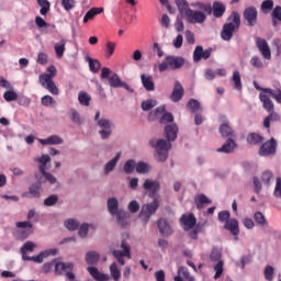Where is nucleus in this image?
<instances>
[{"mask_svg":"<svg viewBox=\"0 0 281 281\" xmlns=\"http://www.w3.org/2000/svg\"><path fill=\"white\" fill-rule=\"evenodd\" d=\"M179 135V126L176 123H171L165 126V137L166 139L154 138L149 140V144L153 148H156V159L157 161H167L168 151L172 148L171 142L177 139Z\"/></svg>","mask_w":281,"mask_h":281,"instance_id":"nucleus-1","label":"nucleus"},{"mask_svg":"<svg viewBox=\"0 0 281 281\" xmlns=\"http://www.w3.org/2000/svg\"><path fill=\"white\" fill-rule=\"evenodd\" d=\"M191 7L196 8L198 10H192L189 8L183 14L186 15L188 23L193 25H201V23H205L207 14H212V5L210 4H205L203 2H193L191 3Z\"/></svg>","mask_w":281,"mask_h":281,"instance_id":"nucleus-2","label":"nucleus"},{"mask_svg":"<svg viewBox=\"0 0 281 281\" xmlns=\"http://www.w3.org/2000/svg\"><path fill=\"white\" fill-rule=\"evenodd\" d=\"M180 225L192 240H199V234H201L203 227H205L204 224H196V217L192 213L183 214L180 218Z\"/></svg>","mask_w":281,"mask_h":281,"instance_id":"nucleus-3","label":"nucleus"},{"mask_svg":"<svg viewBox=\"0 0 281 281\" xmlns=\"http://www.w3.org/2000/svg\"><path fill=\"white\" fill-rule=\"evenodd\" d=\"M47 71L48 74L45 72L40 75L38 82L48 93H52V95H58L60 91L58 90L56 82H54V78H56V67L49 66Z\"/></svg>","mask_w":281,"mask_h":281,"instance_id":"nucleus-4","label":"nucleus"},{"mask_svg":"<svg viewBox=\"0 0 281 281\" xmlns=\"http://www.w3.org/2000/svg\"><path fill=\"white\" fill-rule=\"evenodd\" d=\"M240 27V14L233 12L227 19V22L223 25L221 37L223 41H232L235 32H238Z\"/></svg>","mask_w":281,"mask_h":281,"instance_id":"nucleus-5","label":"nucleus"},{"mask_svg":"<svg viewBox=\"0 0 281 281\" xmlns=\"http://www.w3.org/2000/svg\"><path fill=\"white\" fill-rule=\"evenodd\" d=\"M271 98H273L278 104H281V89H263V92L259 93V100L262 102L265 111L269 112L276 110Z\"/></svg>","mask_w":281,"mask_h":281,"instance_id":"nucleus-6","label":"nucleus"},{"mask_svg":"<svg viewBox=\"0 0 281 281\" xmlns=\"http://www.w3.org/2000/svg\"><path fill=\"white\" fill-rule=\"evenodd\" d=\"M101 79L102 80H108V83L110 85V87L112 89H125L126 91H128L130 93H133V88H131V86H128V83L124 82L120 76L115 72H113L111 75V69L103 67L101 69Z\"/></svg>","mask_w":281,"mask_h":281,"instance_id":"nucleus-7","label":"nucleus"},{"mask_svg":"<svg viewBox=\"0 0 281 281\" xmlns=\"http://www.w3.org/2000/svg\"><path fill=\"white\" fill-rule=\"evenodd\" d=\"M94 122L99 128L98 133L101 137V139H109V137H111V135H113V131L115 128V124L104 117V116H100V111H97L94 114Z\"/></svg>","mask_w":281,"mask_h":281,"instance_id":"nucleus-8","label":"nucleus"},{"mask_svg":"<svg viewBox=\"0 0 281 281\" xmlns=\"http://www.w3.org/2000/svg\"><path fill=\"white\" fill-rule=\"evenodd\" d=\"M159 205H161L159 198H153V201L142 205L140 211L138 213V218L144 225H148L150 218L155 216V214H157Z\"/></svg>","mask_w":281,"mask_h":281,"instance_id":"nucleus-9","label":"nucleus"},{"mask_svg":"<svg viewBox=\"0 0 281 281\" xmlns=\"http://www.w3.org/2000/svg\"><path fill=\"white\" fill-rule=\"evenodd\" d=\"M106 205L109 214H111V216L115 218L120 225H124L126 223L127 213L123 209H120V201H117V198H109Z\"/></svg>","mask_w":281,"mask_h":281,"instance_id":"nucleus-10","label":"nucleus"},{"mask_svg":"<svg viewBox=\"0 0 281 281\" xmlns=\"http://www.w3.org/2000/svg\"><path fill=\"white\" fill-rule=\"evenodd\" d=\"M183 65H186V59L183 57L169 55L162 63L158 65V70L160 74H164V71H167V69L177 71V69H181Z\"/></svg>","mask_w":281,"mask_h":281,"instance_id":"nucleus-11","label":"nucleus"},{"mask_svg":"<svg viewBox=\"0 0 281 281\" xmlns=\"http://www.w3.org/2000/svg\"><path fill=\"white\" fill-rule=\"evenodd\" d=\"M148 120L149 122L159 120V124H170L175 122V116H172V113L166 112V105H160L148 114Z\"/></svg>","mask_w":281,"mask_h":281,"instance_id":"nucleus-12","label":"nucleus"},{"mask_svg":"<svg viewBox=\"0 0 281 281\" xmlns=\"http://www.w3.org/2000/svg\"><path fill=\"white\" fill-rule=\"evenodd\" d=\"M55 276H63L65 273L68 280H76V273H74V262H63L58 259H53Z\"/></svg>","mask_w":281,"mask_h":281,"instance_id":"nucleus-13","label":"nucleus"},{"mask_svg":"<svg viewBox=\"0 0 281 281\" xmlns=\"http://www.w3.org/2000/svg\"><path fill=\"white\" fill-rule=\"evenodd\" d=\"M16 229L14 231V236L19 240H25L32 234V223L30 221L26 222H18L15 224Z\"/></svg>","mask_w":281,"mask_h":281,"instance_id":"nucleus-14","label":"nucleus"},{"mask_svg":"<svg viewBox=\"0 0 281 281\" xmlns=\"http://www.w3.org/2000/svg\"><path fill=\"white\" fill-rule=\"evenodd\" d=\"M278 150V140L276 138H270L266 143L261 144L259 148L260 157H273Z\"/></svg>","mask_w":281,"mask_h":281,"instance_id":"nucleus-15","label":"nucleus"},{"mask_svg":"<svg viewBox=\"0 0 281 281\" xmlns=\"http://www.w3.org/2000/svg\"><path fill=\"white\" fill-rule=\"evenodd\" d=\"M37 183H33L29 187V191L22 193L23 199H41V184L44 182L43 178H40L38 173L35 175Z\"/></svg>","mask_w":281,"mask_h":281,"instance_id":"nucleus-16","label":"nucleus"},{"mask_svg":"<svg viewBox=\"0 0 281 281\" xmlns=\"http://www.w3.org/2000/svg\"><path fill=\"white\" fill-rule=\"evenodd\" d=\"M143 189L145 190V192H148V195L151 199H157L155 194H157V192L161 190V182L157 179L147 178L143 183Z\"/></svg>","mask_w":281,"mask_h":281,"instance_id":"nucleus-17","label":"nucleus"},{"mask_svg":"<svg viewBox=\"0 0 281 281\" xmlns=\"http://www.w3.org/2000/svg\"><path fill=\"white\" fill-rule=\"evenodd\" d=\"M121 248L122 250H113L112 254L114 256V258L116 259V262H119V265L121 267H124V265H126V260H124V258H127V260H131L132 256H131V247L127 246L126 241H123L121 244Z\"/></svg>","mask_w":281,"mask_h":281,"instance_id":"nucleus-18","label":"nucleus"},{"mask_svg":"<svg viewBox=\"0 0 281 281\" xmlns=\"http://www.w3.org/2000/svg\"><path fill=\"white\" fill-rule=\"evenodd\" d=\"M244 19L249 27H254L258 23V9L248 7L244 10Z\"/></svg>","mask_w":281,"mask_h":281,"instance_id":"nucleus-19","label":"nucleus"},{"mask_svg":"<svg viewBox=\"0 0 281 281\" xmlns=\"http://www.w3.org/2000/svg\"><path fill=\"white\" fill-rule=\"evenodd\" d=\"M256 45L265 60H271V48L269 47V43L267 40L262 37H256Z\"/></svg>","mask_w":281,"mask_h":281,"instance_id":"nucleus-20","label":"nucleus"},{"mask_svg":"<svg viewBox=\"0 0 281 281\" xmlns=\"http://www.w3.org/2000/svg\"><path fill=\"white\" fill-rule=\"evenodd\" d=\"M220 134L222 137H228V139H234V130L229 126V120L227 117H222V124L220 125Z\"/></svg>","mask_w":281,"mask_h":281,"instance_id":"nucleus-21","label":"nucleus"},{"mask_svg":"<svg viewBox=\"0 0 281 281\" xmlns=\"http://www.w3.org/2000/svg\"><path fill=\"white\" fill-rule=\"evenodd\" d=\"M224 229H227L233 236H235V240H238V234H240V227L238 225V220L232 217L226 221L224 224Z\"/></svg>","mask_w":281,"mask_h":281,"instance_id":"nucleus-22","label":"nucleus"},{"mask_svg":"<svg viewBox=\"0 0 281 281\" xmlns=\"http://www.w3.org/2000/svg\"><path fill=\"white\" fill-rule=\"evenodd\" d=\"M36 139L37 142H40V144H42V146H60L65 144V140L63 139V137L58 135H50L47 138H36Z\"/></svg>","mask_w":281,"mask_h":281,"instance_id":"nucleus-23","label":"nucleus"},{"mask_svg":"<svg viewBox=\"0 0 281 281\" xmlns=\"http://www.w3.org/2000/svg\"><path fill=\"white\" fill-rule=\"evenodd\" d=\"M87 271L90 273L91 278L95 281H109L111 280V276L104 272H100L95 267H88Z\"/></svg>","mask_w":281,"mask_h":281,"instance_id":"nucleus-24","label":"nucleus"},{"mask_svg":"<svg viewBox=\"0 0 281 281\" xmlns=\"http://www.w3.org/2000/svg\"><path fill=\"white\" fill-rule=\"evenodd\" d=\"M157 225L161 236H172V227L170 226L168 221H166L165 218H159L157 221Z\"/></svg>","mask_w":281,"mask_h":281,"instance_id":"nucleus-25","label":"nucleus"},{"mask_svg":"<svg viewBox=\"0 0 281 281\" xmlns=\"http://www.w3.org/2000/svg\"><path fill=\"white\" fill-rule=\"evenodd\" d=\"M35 249H36V244L34 241L29 240V241L24 243L20 249L22 260L27 261V259L30 258V256H27V254H32V251H34Z\"/></svg>","mask_w":281,"mask_h":281,"instance_id":"nucleus-26","label":"nucleus"},{"mask_svg":"<svg viewBox=\"0 0 281 281\" xmlns=\"http://www.w3.org/2000/svg\"><path fill=\"white\" fill-rule=\"evenodd\" d=\"M120 157H122V153H117L114 158H112L104 165L103 167L104 175H111V172L115 170V166H117V161H120Z\"/></svg>","mask_w":281,"mask_h":281,"instance_id":"nucleus-27","label":"nucleus"},{"mask_svg":"<svg viewBox=\"0 0 281 281\" xmlns=\"http://www.w3.org/2000/svg\"><path fill=\"white\" fill-rule=\"evenodd\" d=\"M183 98V86H181V82L176 81L175 88L171 94L172 102H179Z\"/></svg>","mask_w":281,"mask_h":281,"instance_id":"nucleus-28","label":"nucleus"},{"mask_svg":"<svg viewBox=\"0 0 281 281\" xmlns=\"http://www.w3.org/2000/svg\"><path fill=\"white\" fill-rule=\"evenodd\" d=\"M140 80L146 91H155V81H153V76L143 74L140 76Z\"/></svg>","mask_w":281,"mask_h":281,"instance_id":"nucleus-29","label":"nucleus"},{"mask_svg":"<svg viewBox=\"0 0 281 281\" xmlns=\"http://www.w3.org/2000/svg\"><path fill=\"white\" fill-rule=\"evenodd\" d=\"M35 161L40 164L38 170L40 172H45L47 171V165L52 162V157L49 155L44 154L40 158H36Z\"/></svg>","mask_w":281,"mask_h":281,"instance_id":"nucleus-30","label":"nucleus"},{"mask_svg":"<svg viewBox=\"0 0 281 281\" xmlns=\"http://www.w3.org/2000/svg\"><path fill=\"white\" fill-rule=\"evenodd\" d=\"M270 113L265 120H263V126L265 128L271 127V122H280V114L276 113V111H268Z\"/></svg>","mask_w":281,"mask_h":281,"instance_id":"nucleus-31","label":"nucleus"},{"mask_svg":"<svg viewBox=\"0 0 281 281\" xmlns=\"http://www.w3.org/2000/svg\"><path fill=\"white\" fill-rule=\"evenodd\" d=\"M104 8H92L83 16V23H89V21L95 19L97 14H102Z\"/></svg>","mask_w":281,"mask_h":281,"instance_id":"nucleus-32","label":"nucleus"},{"mask_svg":"<svg viewBox=\"0 0 281 281\" xmlns=\"http://www.w3.org/2000/svg\"><path fill=\"white\" fill-rule=\"evenodd\" d=\"M236 148V143L234 142L233 138H228L227 142L217 149V153H234V149Z\"/></svg>","mask_w":281,"mask_h":281,"instance_id":"nucleus-33","label":"nucleus"},{"mask_svg":"<svg viewBox=\"0 0 281 281\" xmlns=\"http://www.w3.org/2000/svg\"><path fill=\"white\" fill-rule=\"evenodd\" d=\"M110 276L114 281H120V279L122 278V270H120L117 262H112L110 265Z\"/></svg>","mask_w":281,"mask_h":281,"instance_id":"nucleus-34","label":"nucleus"},{"mask_svg":"<svg viewBox=\"0 0 281 281\" xmlns=\"http://www.w3.org/2000/svg\"><path fill=\"white\" fill-rule=\"evenodd\" d=\"M100 260V254L95 250H90L86 254V262L87 265H98Z\"/></svg>","mask_w":281,"mask_h":281,"instance_id":"nucleus-35","label":"nucleus"},{"mask_svg":"<svg viewBox=\"0 0 281 281\" xmlns=\"http://www.w3.org/2000/svg\"><path fill=\"white\" fill-rule=\"evenodd\" d=\"M232 82L234 83L233 87L236 91H243V80L240 79V72L238 70L233 72Z\"/></svg>","mask_w":281,"mask_h":281,"instance_id":"nucleus-36","label":"nucleus"},{"mask_svg":"<svg viewBox=\"0 0 281 281\" xmlns=\"http://www.w3.org/2000/svg\"><path fill=\"white\" fill-rule=\"evenodd\" d=\"M223 14H225V4H223L221 2H214L213 3V16H215V19H221V16H223Z\"/></svg>","mask_w":281,"mask_h":281,"instance_id":"nucleus-37","label":"nucleus"},{"mask_svg":"<svg viewBox=\"0 0 281 281\" xmlns=\"http://www.w3.org/2000/svg\"><path fill=\"white\" fill-rule=\"evenodd\" d=\"M64 226L69 232H76L80 227V222L76 218H68L64 222Z\"/></svg>","mask_w":281,"mask_h":281,"instance_id":"nucleus-38","label":"nucleus"},{"mask_svg":"<svg viewBox=\"0 0 281 281\" xmlns=\"http://www.w3.org/2000/svg\"><path fill=\"white\" fill-rule=\"evenodd\" d=\"M86 60L89 65L90 71H92V74H98V71H100V67L102 65L100 64V61L98 59H93L91 57H86Z\"/></svg>","mask_w":281,"mask_h":281,"instance_id":"nucleus-39","label":"nucleus"},{"mask_svg":"<svg viewBox=\"0 0 281 281\" xmlns=\"http://www.w3.org/2000/svg\"><path fill=\"white\" fill-rule=\"evenodd\" d=\"M65 45H67V41L61 38L60 42L55 44V54L57 58H63L65 54Z\"/></svg>","mask_w":281,"mask_h":281,"instance_id":"nucleus-40","label":"nucleus"},{"mask_svg":"<svg viewBox=\"0 0 281 281\" xmlns=\"http://www.w3.org/2000/svg\"><path fill=\"white\" fill-rule=\"evenodd\" d=\"M69 117L74 124H78V126L82 125V116H80V113L76 109L71 108L69 110Z\"/></svg>","mask_w":281,"mask_h":281,"instance_id":"nucleus-41","label":"nucleus"},{"mask_svg":"<svg viewBox=\"0 0 281 281\" xmlns=\"http://www.w3.org/2000/svg\"><path fill=\"white\" fill-rule=\"evenodd\" d=\"M36 1L41 8L40 13L42 14V16H45L47 12H49L52 4L48 2V0H36Z\"/></svg>","mask_w":281,"mask_h":281,"instance_id":"nucleus-42","label":"nucleus"},{"mask_svg":"<svg viewBox=\"0 0 281 281\" xmlns=\"http://www.w3.org/2000/svg\"><path fill=\"white\" fill-rule=\"evenodd\" d=\"M136 172L138 175H148L150 172V166L147 162L139 161L136 164Z\"/></svg>","mask_w":281,"mask_h":281,"instance_id":"nucleus-43","label":"nucleus"},{"mask_svg":"<svg viewBox=\"0 0 281 281\" xmlns=\"http://www.w3.org/2000/svg\"><path fill=\"white\" fill-rule=\"evenodd\" d=\"M136 165L137 162H135V160L133 159L127 160L123 167L125 175H133V172H135L136 170Z\"/></svg>","mask_w":281,"mask_h":281,"instance_id":"nucleus-44","label":"nucleus"},{"mask_svg":"<svg viewBox=\"0 0 281 281\" xmlns=\"http://www.w3.org/2000/svg\"><path fill=\"white\" fill-rule=\"evenodd\" d=\"M254 220L257 223V225H260L261 227H267V225H269V223H267V218L265 217L262 212H256L254 214Z\"/></svg>","mask_w":281,"mask_h":281,"instance_id":"nucleus-45","label":"nucleus"},{"mask_svg":"<svg viewBox=\"0 0 281 281\" xmlns=\"http://www.w3.org/2000/svg\"><path fill=\"white\" fill-rule=\"evenodd\" d=\"M250 65L255 69H262V67H265V63L262 61V58H260V56H258V55H254L250 58Z\"/></svg>","mask_w":281,"mask_h":281,"instance_id":"nucleus-46","label":"nucleus"},{"mask_svg":"<svg viewBox=\"0 0 281 281\" xmlns=\"http://www.w3.org/2000/svg\"><path fill=\"white\" fill-rule=\"evenodd\" d=\"M274 276H276V269L273 268V266H266L263 270L265 280L273 281Z\"/></svg>","mask_w":281,"mask_h":281,"instance_id":"nucleus-47","label":"nucleus"},{"mask_svg":"<svg viewBox=\"0 0 281 281\" xmlns=\"http://www.w3.org/2000/svg\"><path fill=\"white\" fill-rule=\"evenodd\" d=\"M175 1L180 14L183 15L190 9V4H188L187 0H175Z\"/></svg>","mask_w":281,"mask_h":281,"instance_id":"nucleus-48","label":"nucleus"},{"mask_svg":"<svg viewBox=\"0 0 281 281\" xmlns=\"http://www.w3.org/2000/svg\"><path fill=\"white\" fill-rule=\"evenodd\" d=\"M79 103L82 104V106H89L91 102V95L87 92H79L78 94Z\"/></svg>","mask_w":281,"mask_h":281,"instance_id":"nucleus-49","label":"nucleus"},{"mask_svg":"<svg viewBox=\"0 0 281 281\" xmlns=\"http://www.w3.org/2000/svg\"><path fill=\"white\" fill-rule=\"evenodd\" d=\"M155 106H157V100L155 99H147L142 102L143 111H150L151 109H155Z\"/></svg>","mask_w":281,"mask_h":281,"instance_id":"nucleus-50","label":"nucleus"},{"mask_svg":"<svg viewBox=\"0 0 281 281\" xmlns=\"http://www.w3.org/2000/svg\"><path fill=\"white\" fill-rule=\"evenodd\" d=\"M215 274H214V280H218L223 276L224 271V262L223 260H220L214 267H213Z\"/></svg>","mask_w":281,"mask_h":281,"instance_id":"nucleus-51","label":"nucleus"},{"mask_svg":"<svg viewBox=\"0 0 281 281\" xmlns=\"http://www.w3.org/2000/svg\"><path fill=\"white\" fill-rule=\"evenodd\" d=\"M195 203H196V207L199 210H201V207H203V205H207V203H212V201H210L205 194H200L195 198Z\"/></svg>","mask_w":281,"mask_h":281,"instance_id":"nucleus-52","label":"nucleus"},{"mask_svg":"<svg viewBox=\"0 0 281 281\" xmlns=\"http://www.w3.org/2000/svg\"><path fill=\"white\" fill-rule=\"evenodd\" d=\"M78 235L80 238H87L89 236V224L83 223L79 225Z\"/></svg>","mask_w":281,"mask_h":281,"instance_id":"nucleus-53","label":"nucleus"},{"mask_svg":"<svg viewBox=\"0 0 281 281\" xmlns=\"http://www.w3.org/2000/svg\"><path fill=\"white\" fill-rule=\"evenodd\" d=\"M57 203H58V195L56 194L49 195L44 200V205H46V207H52Z\"/></svg>","mask_w":281,"mask_h":281,"instance_id":"nucleus-54","label":"nucleus"},{"mask_svg":"<svg viewBox=\"0 0 281 281\" xmlns=\"http://www.w3.org/2000/svg\"><path fill=\"white\" fill-rule=\"evenodd\" d=\"M42 177H40V179H43V181H48V183H50L52 186H54V183H56V177H54V175L47 172V171H44V172H41Z\"/></svg>","mask_w":281,"mask_h":281,"instance_id":"nucleus-55","label":"nucleus"},{"mask_svg":"<svg viewBox=\"0 0 281 281\" xmlns=\"http://www.w3.org/2000/svg\"><path fill=\"white\" fill-rule=\"evenodd\" d=\"M188 106L192 113H198V111L201 109V103L196 99H191L188 102Z\"/></svg>","mask_w":281,"mask_h":281,"instance_id":"nucleus-56","label":"nucleus"},{"mask_svg":"<svg viewBox=\"0 0 281 281\" xmlns=\"http://www.w3.org/2000/svg\"><path fill=\"white\" fill-rule=\"evenodd\" d=\"M229 216H232L229 211H221L217 214V218H218L220 223H224V225L227 223V221L232 220V218H229Z\"/></svg>","mask_w":281,"mask_h":281,"instance_id":"nucleus-57","label":"nucleus"},{"mask_svg":"<svg viewBox=\"0 0 281 281\" xmlns=\"http://www.w3.org/2000/svg\"><path fill=\"white\" fill-rule=\"evenodd\" d=\"M127 210L131 214H137L139 212V202H137V200L131 201L127 205Z\"/></svg>","mask_w":281,"mask_h":281,"instance_id":"nucleus-58","label":"nucleus"},{"mask_svg":"<svg viewBox=\"0 0 281 281\" xmlns=\"http://www.w3.org/2000/svg\"><path fill=\"white\" fill-rule=\"evenodd\" d=\"M58 248H49L46 250L41 251L40 254H42V258H49V256H58Z\"/></svg>","mask_w":281,"mask_h":281,"instance_id":"nucleus-59","label":"nucleus"},{"mask_svg":"<svg viewBox=\"0 0 281 281\" xmlns=\"http://www.w3.org/2000/svg\"><path fill=\"white\" fill-rule=\"evenodd\" d=\"M203 58V46H196L193 52V60L194 63H199Z\"/></svg>","mask_w":281,"mask_h":281,"instance_id":"nucleus-60","label":"nucleus"},{"mask_svg":"<svg viewBox=\"0 0 281 281\" xmlns=\"http://www.w3.org/2000/svg\"><path fill=\"white\" fill-rule=\"evenodd\" d=\"M3 98L5 100V102H14V100H16L19 98V94H16V92L14 91H5L3 94Z\"/></svg>","mask_w":281,"mask_h":281,"instance_id":"nucleus-61","label":"nucleus"},{"mask_svg":"<svg viewBox=\"0 0 281 281\" xmlns=\"http://www.w3.org/2000/svg\"><path fill=\"white\" fill-rule=\"evenodd\" d=\"M61 5L64 10L69 12V10H74V8H76V0H61Z\"/></svg>","mask_w":281,"mask_h":281,"instance_id":"nucleus-62","label":"nucleus"},{"mask_svg":"<svg viewBox=\"0 0 281 281\" xmlns=\"http://www.w3.org/2000/svg\"><path fill=\"white\" fill-rule=\"evenodd\" d=\"M273 196H276V199H281V178L276 179Z\"/></svg>","mask_w":281,"mask_h":281,"instance_id":"nucleus-63","label":"nucleus"},{"mask_svg":"<svg viewBox=\"0 0 281 281\" xmlns=\"http://www.w3.org/2000/svg\"><path fill=\"white\" fill-rule=\"evenodd\" d=\"M247 142L249 144H260L262 142V136H260L259 134H250L247 137Z\"/></svg>","mask_w":281,"mask_h":281,"instance_id":"nucleus-64","label":"nucleus"}]
</instances>
